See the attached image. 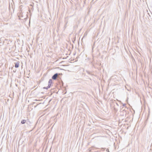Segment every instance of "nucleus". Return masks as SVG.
I'll return each mask as SVG.
<instances>
[{
	"label": "nucleus",
	"mask_w": 152,
	"mask_h": 152,
	"mask_svg": "<svg viewBox=\"0 0 152 152\" xmlns=\"http://www.w3.org/2000/svg\"><path fill=\"white\" fill-rule=\"evenodd\" d=\"M60 74V73H56L52 77V79L53 80H56V79L58 76V75Z\"/></svg>",
	"instance_id": "obj_1"
},
{
	"label": "nucleus",
	"mask_w": 152,
	"mask_h": 152,
	"mask_svg": "<svg viewBox=\"0 0 152 152\" xmlns=\"http://www.w3.org/2000/svg\"><path fill=\"white\" fill-rule=\"evenodd\" d=\"M26 124L29 126H31V124H32V122H31L29 119H26Z\"/></svg>",
	"instance_id": "obj_2"
},
{
	"label": "nucleus",
	"mask_w": 152,
	"mask_h": 152,
	"mask_svg": "<svg viewBox=\"0 0 152 152\" xmlns=\"http://www.w3.org/2000/svg\"><path fill=\"white\" fill-rule=\"evenodd\" d=\"M15 68H18L19 66V61H17L16 63H15Z\"/></svg>",
	"instance_id": "obj_3"
},
{
	"label": "nucleus",
	"mask_w": 152,
	"mask_h": 152,
	"mask_svg": "<svg viewBox=\"0 0 152 152\" xmlns=\"http://www.w3.org/2000/svg\"><path fill=\"white\" fill-rule=\"evenodd\" d=\"M26 122V120L23 119L21 121V123L22 124H24Z\"/></svg>",
	"instance_id": "obj_4"
},
{
	"label": "nucleus",
	"mask_w": 152,
	"mask_h": 152,
	"mask_svg": "<svg viewBox=\"0 0 152 152\" xmlns=\"http://www.w3.org/2000/svg\"><path fill=\"white\" fill-rule=\"evenodd\" d=\"M52 83H53V81H52V79H50L49 80V81H48V84H52Z\"/></svg>",
	"instance_id": "obj_5"
},
{
	"label": "nucleus",
	"mask_w": 152,
	"mask_h": 152,
	"mask_svg": "<svg viewBox=\"0 0 152 152\" xmlns=\"http://www.w3.org/2000/svg\"><path fill=\"white\" fill-rule=\"evenodd\" d=\"M86 72L87 73H88L89 75H91V73L90 72H89V71L88 70L86 71Z\"/></svg>",
	"instance_id": "obj_6"
},
{
	"label": "nucleus",
	"mask_w": 152,
	"mask_h": 152,
	"mask_svg": "<svg viewBox=\"0 0 152 152\" xmlns=\"http://www.w3.org/2000/svg\"><path fill=\"white\" fill-rule=\"evenodd\" d=\"M49 88H48V86L46 87H44L43 88L44 89H46L47 90H48Z\"/></svg>",
	"instance_id": "obj_7"
},
{
	"label": "nucleus",
	"mask_w": 152,
	"mask_h": 152,
	"mask_svg": "<svg viewBox=\"0 0 152 152\" xmlns=\"http://www.w3.org/2000/svg\"><path fill=\"white\" fill-rule=\"evenodd\" d=\"M51 84L48 83V88H50L51 86Z\"/></svg>",
	"instance_id": "obj_8"
},
{
	"label": "nucleus",
	"mask_w": 152,
	"mask_h": 152,
	"mask_svg": "<svg viewBox=\"0 0 152 152\" xmlns=\"http://www.w3.org/2000/svg\"><path fill=\"white\" fill-rule=\"evenodd\" d=\"M106 151H107V152H110L109 151V150L108 149H107Z\"/></svg>",
	"instance_id": "obj_9"
},
{
	"label": "nucleus",
	"mask_w": 152,
	"mask_h": 152,
	"mask_svg": "<svg viewBox=\"0 0 152 152\" xmlns=\"http://www.w3.org/2000/svg\"><path fill=\"white\" fill-rule=\"evenodd\" d=\"M114 110L116 111H117V110L115 108H114Z\"/></svg>",
	"instance_id": "obj_10"
},
{
	"label": "nucleus",
	"mask_w": 152,
	"mask_h": 152,
	"mask_svg": "<svg viewBox=\"0 0 152 152\" xmlns=\"http://www.w3.org/2000/svg\"><path fill=\"white\" fill-rule=\"evenodd\" d=\"M35 126H34L33 128L32 129V130H31V131L32 130H33L34 128H35Z\"/></svg>",
	"instance_id": "obj_11"
},
{
	"label": "nucleus",
	"mask_w": 152,
	"mask_h": 152,
	"mask_svg": "<svg viewBox=\"0 0 152 152\" xmlns=\"http://www.w3.org/2000/svg\"><path fill=\"white\" fill-rule=\"evenodd\" d=\"M115 104L118 106V104L117 103H116Z\"/></svg>",
	"instance_id": "obj_12"
},
{
	"label": "nucleus",
	"mask_w": 152,
	"mask_h": 152,
	"mask_svg": "<svg viewBox=\"0 0 152 152\" xmlns=\"http://www.w3.org/2000/svg\"><path fill=\"white\" fill-rule=\"evenodd\" d=\"M126 105V104H124L123 105L124 106H125V105Z\"/></svg>",
	"instance_id": "obj_13"
},
{
	"label": "nucleus",
	"mask_w": 152,
	"mask_h": 152,
	"mask_svg": "<svg viewBox=\"0 0 152 152\" xmlns=\"http://www.w3.org/2000/svg\"><path fill=\"white\" fill-rule=\"evenodd\" d=\"M64 27H65V28L66 27V25H65V26H64Z\"/></svg>",
	"instance_id": "obj_14"
},
{
	"label": "nucleus",
	"mask_w": 152,
	"mask_h": 152,
	"mask_svg": "<svg viewBox=\"0 0 152 152\" xmlns=\"http://www.w3.org/2000/svg\"><path fill=\"white\" fill-rule=\"evenodd\" d=\"M40 82H41V81H40V82H39V83H40Z\"/></svg>",
	"instance_id": "obj_15"
}]
</instances>
